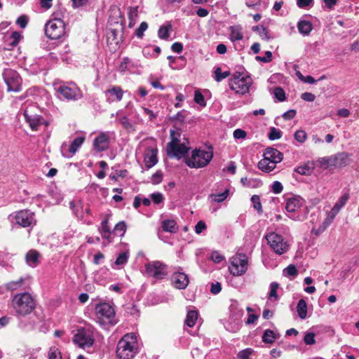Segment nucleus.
<instances>
[{"label": "nucleus", "instance_id": "nucleus-1", "mask_svg": "<svg viewBox=\"0 0 359 359\" xmlns=\"http://www.w3.org/2000/svg\"><path fill=\"white\" fill-rule=\"evenodd\" d=\"M95 316L97 323L103 328L108 329L118 322L114 305L109 302H100L95 305Z\"/></svg>", "mask_w": 359, "mask_h": 359}, {"label": "nucleus", "instance_id": "nucleus-2", "mask_svg": "<svg viewBox=\"0 0 359 359\" xmlns=\"http://www.w3.org/2000/svg\"><path fill=\"white\" fill-rule=\"evenodd\" d=\"M138 352L137 336L135 333L125 334L118 342L117 356L121 359H132Z\"/></svg>", "mask_w": 359, "mask_h": 359}, {"label": "nucleus", "instance_id": "nucleus-3", "mask_svg": "<svg viewBox=\"0 0 359 359\" xmlns=\"http://www.w3.org/2000/svg\"><path fill=\"white\" fill-rule=\"evenodd\" d=\"M12 306L18 316H25L33 311L36 302L29 292H25L17 294L13 297Z\"/></svg>", "mask_w": 359, "mask_h": 359}, {"label": "nucleus", "instance_id": "nucleus-4", "mask_svg": "<svg viewBox=\"0 0 359 359\" xmlns=\"http://www.w3.org/2000/svg\"><path fill=\"white\" fill-rule=\"evenodd\" d=\"M213 157L212 148L208 150L196 149L192 151L190 156L185 158V163L191 168H204L209 164Z\"/></svg>", "mask_w": 359, "mask_h": 359}, {"label": "nucleus", "instance_id": "nucleus-5", "mask_svg": "<svg viewBox=\"0 0 359 359\" xmlns=\"http://www.w3.org/2000/svg\"><path fill=\"white\" fill-rule=\"evenodd\" d=\"M263 156L264 158L258 162L257 167L265 172L273 170L277 163L283 160L282 153L273 147L265 149Z\"/></svg>", "mask_w": 359, "mask_h": 359}, {"label": "nucleus", "instance_id": "nucleus-6", "mask_svg": "<svg viewBox=\"0 0 359 359\" xmlns=\"http://www.w3.org/2000/svg\"><path fill=\"white\" fill-rule=\"evenodd\" d=\"M57 97L60 100H78L82 97V93L78 86L72 82L60 83L55 86Z\"/></svg>", "mask_w": 359, "mask_h": 359}, {"label": "nucleus", "instance_id": "nucleus-7", "mask_svg": "<svg viewBox=\"0 0 359 359\" xmlns=\"http://www.w3.org/2000/svg\"><path fill=\"white\" fill-rule=\"evenodd\" d=\"M248 267V257L245 254L239 253L231 258L229 269L233 276L243 275L247 271Z\"/></svg>", "mask_w": 359, "mask_h": 359}, {"label": "nucleus", "instance_id": "nucleus-8", "mask_svg": "<svg viewBox=\"0 0 359 359\" xmlns=\"http://www.w3.org/2000/svg\"><path fill=\"white\" fill-rule=\"evenodd\" d=\"M46 35L51 39H59L65 35L64 22L59 18L49 20L45 27Z\"/></svg>", "mask_w": 359, "mask_h": 359}, {"label": "nucleus", "instance_id": "nucleus-9", "mask_svg": "<svg viewBox=\"0 0 359 359\" xmlns=\"http://www.w3.org/2000/svg\"><path fill=\"white\" fill-rule=\"evenodd\" d=\"M3 77L7 85L8 91L19 92L21 90L22 79L16 71L6 69L4 71Z\"/></svg>", "mask_w": 359, "mask_h": 359}, {"label": "nucleus", "instance_id": "nucleus-10", "mask_svg": "<svg viewBox=\"0 0 359 359\" xmlns=\"http://www.w3.org/2000/svg\"><path fill=\"white\" fill-rule=\"evenodd\" d=\"M271 248L278 255H282L288 250V245L284 242L282 236L275 232H270L265 236Z\"/></svg>", "mask_w": 359, "mask_h": 359}, {"label": "nucleus", "instance_id": "nucleus-11", "mask_svg": "<svg viewBox=\"0 0 359 359\" xmlns=\"http://www.w3.org/2000/svg\"><path fill=\"white\" fill-rule=\"evenodd\" d=\"M188 150L189 147L184 143H180V140L174 137L173 134H172V141L167 145L168 155L180 159L185 156Z\"/></svg>", "mask_w": 359, "mask_h": 359}, {"label": "nucleus", "instance_id": "nucleus-12", "mask_svg": "<svg viewBox=\"0 0 359 359\" xmlns=\"http://www.w3.org/2000/svg\"><path fill=\"white\" fill-rule=\"evenodd\" d=\"M14 219L17 224L24 228L33 227L36 222L34 213L29 210H22L15 212Z\"/></svg>", "mask_w": 359, "mask_h": 359}, {"label": "nucleus", "instance_id": "nucleus-13", "mask_svg": "<svg viewBox=\"0 0 359 359\" xmlns=\"http://www.w3.org/2000/svg\"><path fill=\"white\" fill-rule=\"evenodd\" d=\"M74 341L83 349L90 348L94 344L93 332L88 329H80L74 335Z\"/></svg>", "mask_w": 359, "mask_h": 359}, {"label": "nucleus", "instance_id": "nucleus-14", "mask_svg": "<svg viewBox=\"0 0 359 359\" xmlns=\"http://www.w3.org/2000/svg\"><path fill=\"white\" fill-rule=\"evenodd\" d=\"M166 266L159 261L149 262L145 264L146 273L156 279H161L166 275Z\"/></svg>", "mask_w": 359, "mask_h": 359}, {"label": "nucleus", "instance_id": "nucleus-15", "mask_svg": "<svg viewBox=\"0 0 359 359\" xmlns=\"http://www.w3.org/2000/svg\"><path fill=\"white\" fill-rule=\"evenodd\" d=\"M252 79L249 76L236 77L229 82L230 88L236 93L245 94L249 90Z\"/></svg>", "mask_w": 359, "mask_h": 359}, {"label": "nucleus", "instance_id": "nucleus-16", "mask_svg": "<svg viewBox=\"0 0 359 359\" xmlns=\"http://www.w3.org/2000/svg\"><path fill=\"white\" fill-rule=\"evenodd\" d=\"M348 198H349L348 194H344L339 198L338 201L335 203L334 207L332 208V210L329 212L327 217L325 219V222H323L324 226L322 229V231H324L332 222L334 218L336 217V215L338 214V212L340 211V210L346 205Z\"/></svg>", "mask_w": 359, "mask_h": 359}, {"label": "nucleus", "instance_id": "nucleus-17", "mask_svg": "<svg viewBox=\"0 0 359 359\" xmlns=\"http://www.w3.org/2000/svg\"><path fill=\"white\" fill-rule=\"evenodd\" d=\"M23 115L32 130H38L41 126L48 125L47 121L41 115L32 114L28 110H25Z\"/></svg>", "mask_w": 359, "mask_h": 359}, {"label": "nucleus", "instance_id": "nucleus-18", "mask_svg": "<svg viewBox=\"0 0 359 359\" xmlns=\"http://www.w3.org/2000/svg\"><path fill=\"white\" fill-rule=\"evenodd\" d=\"M304 202L299 196H293V220L302 221L306 217L307 211Z\"/></svg>", "mask_w": 359, "mask_h": 359}, {"label": "nucleus", "instance_id": "nucleus-19", "mask_svg": "<svg viewBox=\"0 0 359 359\" xmlns=\"http://www.w3.org/2000/svg\"><path fill=\"white\" fill-rule=\"evenodd\" d=\"M83 142L84 137H77L72 142L70 145L65 143L62 144L61 147L62 155L65 158L72 157L76 154L79 148L81 147Z\"/></svg>", "mask_w": 359, "mask_h": 359}, {"label": "nucleus", "instance_id": "nucleus-20", "mask_svg": "<svg viewBox=\"0 0 359 359\" xmlns=\"http://www.w3.org/2000/svg\"><path fill=\"white\" fill-rule=\"evenodd\" d=\"M109 145V133L102 132L93 140V147L97 151H103L108 149Z\"/></svg>", "mask_w": 359, "mask_h": 359}, {"label": "nucleus", "instance_id": "nucleus-21", "mask_svg": "<svg viewBox=\"0 0 359 359\" xmlns=\"http://www.w3.org/2000/svg\"><path fill=\"white\" fill-rule=\"evenodd\" d=\"M123 90L118 86H114L104 91L106 100L109 103L120 102L123 96Z\"/></svg>", "mask_w": 359, "mask_h": 359}, {"label": "nucleus", "instance_id": "nucleus-22", "mask_svg": "<svg viewBox=\"0 0 359 359\" xmlns=\"http://www.w3.org/2000/svg\"><path fill=\"white\" fill-rule=\"evenodd\" d=\"M172 283L175 287L182 290L185 289L189 284V278L183 272H175L171 277Z\"/></svg>", "mask_w": 359, "mask_h": 359}, {"label": "nucleus", "instance_id": "nucleus-23", "mask_svg": "<svg viewBox=\"0 0 359 359\" xmlns=\"http://www.w3.org/2000/svg\"><path fill=\"white\" fill-rule=\"evenodd\" d=\"M30 284V278L28 276L20 277L17 280L11 281L7 283L6 288L11 291L24 290L28 287Z\"/></svg>", "mask_w": 359, "mask_h": 359}, {"label": "nucleus", "instance_id": "nucleus-24", "mask_svg": "<svg viewBox=\"0 0 359 359\" xmlns=\"http://www.w3.org/2000/svg\"><path fill=\"white\" fill-rule=\"evenodd\" d=\"M157 151V149L154 147L147 149L144 154V163L147 168L153 167L158 162Z\"/></svg>", "mask_w": 359, "mask_h": 359}, {"label": "nucleus", "instance_id": "nucleus-25", "mask_svg": "<svg viewBox=\"0 0 359 359\" xmlns=\"http://www.w3.org/2000/svg\"><path fill=\"white\" fill-rule=\"evenodd\" d=\"M26 262L32 267L36 266L40 262V253L35 250H30L26 254Z\"/></svg>", "mask_w": 359, "mask_h": 359}, {"label": "nucleus", "instance_id": "nucleus-26", "mask_svg": "<svg viewBox=\"0 0 359 359\" xmlns=\"http://www.w3.org/2000/svg\"><path fill=\"white\" fill-rule=\"evenodd\" d=\"M229 39L232 42L241 41L243 38V29L241 25H233L229 27Z\"/></svg>", "mask_w": 359, "mask_h": 359}, {"label": "nucleus", "instance_id": "nucleus-27", "mask_svg": "<svg viewBox=\"0 0 359 359\" xmlns=\"http://www.w3.org/2000/svg\"><path fill=\"white\" fill-rule=\"evenodd\" d=\"M137 66V62H135L128 57H124L122 59L118 69L120 72L123 73L126 71H130L133 68L136 67Z\"/></svg>", "mask_w": 359, "mask_h": 359}, {"label": "nucleus", "instance_id": "nucleus-28", "mask_svg": "<svg viewBox=\"0 0 359 359\" xmlns=\"http://www.w3.org/2000/svg\"><path fill=\"white\" fill-rule=\"evenodd\" d=\"M279 284L277 282H272L269 285V291L267 295V304L275 302L278 300V290Z\"/></svg>", "mask_w": 359, "mask_h": 359}, {"label": "nucleus", "instance_id": "nucleus-29", "mask_svg": "<svg viewBox=\"0 0 359 359\" xmlns=\"http://www.w3.org/2000/svg\"><path fill=\"white\" fill-rule=\"evenodd\" d=\"M161 227L163 231L170 233H176L178 230V226L175 220L172 219H165L162 221Z\"/></svg>", "mask_w": 359, "mask_h": 359}, {"label": "nucleus", "instance_id": "nucleus-30", "mask_svg": "<svg viewBox=\"0 0 359 359\" xmlns=\"http://www.w3.org/2000/svg\"><path fill=\"white\" fill-rule=\"evenodd\" d=\"M279 337V334L274 330H266L262 335V341L266 344H272Z\"/></svg>", "mask_w": 359, "mask_h": 359}, {"label": "nucleus", "instance_id": "nucleus-31", "mask_svg": "<svg viewBox=\"0 0 359 359\" xmlns=\"http://www.w3.org/2000/svg\"><path fill=\"white\" fill-rule=\"evenodd\" d=\"M334 167L346 165L349 162L348 156L345 153H340L334 156Z\"/></svg>", "mask_w": 359, "mask_h": 359}, {"label": "nucleus", "instance_id": "nucleus-32", "mask_svg": "<svg viewBox=\"0 0 359 359\" xmlns=\"http://www.w3.org/2000/svg\"><path fill=\"white\" fill-rule=\"evenodd\" d=\"M100 233L102 235V237L109 241H111V231L110 230V227L109 226L108 220L104 219L101 223V226L99 229Z\"/></svg>", "mask_w": 359, "mask_h": 359}, {"label": "nucleus", "instance_id": "nucleus-33", "mask_svg": "<svg viewBox=\"0 0 359 359\" xmlns=\"http://www.w3.org/2000/svg\"><path fill=\"white\" fill-rule=\"evenodd\" d=\"M128 16L129 20L128 27L131 28L135 25L138 18V6L129 7Z\"/></svg>", "mask_w": 359, "mask_h": 359}, {"label": "nucleus", "instance_id": "nucleus-34", "mask_svg": "<svg viewBox=\"0 0 359 359\" xmlns=\"http://www.w3.org/2000/svg\"><path fill=\"white\" fill-rule=\"evenodd\" d=\"M21 38V35L18 32H14L11 34L10 37V41L6 44L4 49L11 50L13 47H15L18 45Z\"/></svg>", "mask_w": 359, "mask_h": 359}, {"label": "nucleus", "instance_id": "nucleus-35", "mask_svg": "<svg viewBox=\"0 0 359 359\" xmlns=\"http://www.w3.org/2000/svg\"><path fill=\"white\" fill-rule=\"evenodd\" d=\"M297 312L299 317L304 320L307 317V304L305 300L301 299L299 301L297 306Z\"/></svg>", "mask_w": 359, "mask_h": 359}, {"label": "nucleus", "instance_id": "nucleus-36", "mask_svg": "<svg viewBox=\"0 0 359 359\" xmlns=\"http://www.w3.org/2000/svg\"><path fill=\"white\" fill-rule=\"evenodd\" d=\"M299 32L304 35L309 34L312 30V25L307 20L300 21L297 25Z\"/></svg>", "mask_w": 359, "mask_h": 359}, {"label": "nucleus", "instance_id": "nucleus-37", "mask_svg": "<svg viewBox=\"0 0 359 359\" xmlns=\"http://www.w3.org/2000/svg\"><path fill=\"white\" fill-rule=\"evenodd\" d=\"M313 164L312 163L308 162L301 166H299L296 171L300 175H309L313 170Z\"/></svg>", "mask_w": 359, "mask_h": 359}, {"label": "nucleus", "instance_id": "nucleus-38", "mask_svg": "<svg viewBox=\"0 0 359 359\" xmlns=\"http://www.w3.org/2000/svg\"><path fill=\"white\" fill-rule=\"evenodd\" d=\"M254 32H257L259 36L264 40L269 41L272 37L269 35L268 30L263 25H257L252 27Z\"/></svg>", "mask_w": 359, "mask_h": 359}, {"label": "nucleus", "instance_id": "nucleus-39", "mask_svg": "<svg viewBox=\"0 0 359 359\" xmlns=\"http://www.w3.org/2000/svg\"><path fill=\"white\" fill-rule=\"evenodd\" d=\"M198 319V312L196 311H189L187 314V318L185 320V324L191 327H193L196 320Z\"/></svg>", "mask_w": 359, "mask_h": 359}, {"label": "nucleus", "instance_id": "nucleus-40", "mask_svg": "<svg viewBox=\"0 0 359 359\" xmlns=\"http://www.w3.org/2000/svg\"><path fill=\"white\" fill-rule=\"evenodd\" d=\"M318 162L320 167L324 169L334 166V156L322 158L319 159Z\"/></svg>", "mask_w": 359, "mask_h": 359}, {"label": "nucleus", "instance_id": "nucleus-41", "mask_svg": "<svg viewBox=\"0 0 359 359\" xmlns=\"http://www.w3.org/2000/svg\"><path fill=\"white\" fill-rule=\"evenodd\" d=\"M228 196L229 190L226 189L222 193L210 194V198L215 202L221 203L223 202L228 197Z\"/></svg>", "mask_w": 359, "mask_h": 359}, {"label": "nucleus", "instance_id": "nucleus-42", "mask_svg": "<svg viewBox=\"0 0 359 359\" xmlns=\"http://www.w3.org/2000/svg\"><path fill=\"white\" fill-rule=\"evenodd\" d=\"M247 311H248V318L245 321V324L246 325H251V324H254L258 319L259 318V315L258 314H256V313H254L253 311V309H252L251 307L250 306H248L247 309H246Z\"/></svg>", "mask_w": 359, "mask_h": 359}, {"label": "nucleus", "instance_id": "nucleus-43", "mask_svg": "<svg viewBox=\"0 0 359 359\" xmlns=\"http://www.w3.org/2000/svg\"><path fill=\"white\" fill-rule=\"evenodd\" d=\"M171 29V25H168L167 26L163 25L160 27L158 32V36L161 39H167L170 36V30Z\"/></svg>", "mask_w": 359, "mask_h": 359}, {"label": "nucleus", "instance_id": "nucleus-44", "mask_svg": "<svg viewBox=\"0 0 359 359\" xmlns=\"http://www.w3.org/2000/svg\"><path fill=\"white\" fill-rule=\"evenodd\" d=\"M126 231V223L124 222H120L116 224L112 233L116 236H122L124 235Z\"/></svg>", "mask_w": 359, "mask_h": 359}, {"label": "nucleus", "instance_id": "nucleus-45", "mask_svg": "<svg viewBox=\"0 0 359 359\" xmlns=\"http://www.w3.org/2000/svg\"><path fill=\"white\" fill-rule=\"evenodd\" d=\"M48 359H62L60 351L56 346H51L48 353Z\"/></svg>", "mask_w": 359, "mask_h": 359}, {"label": "nucleus", "instance_id": "nucleus-46", "mask_svg": "<svg viewBox=\"0 0 359 359\" xmlns=\"http://www.w3.org/2000/svg\"><path fill=\"white\" fill-rule=\"evenodd\" d=\"M128 171L126 170H116L109 175L111 180L117 181L118 178H124L127 176Z\"/></svg>", "mask_w": 359, "mask_h": 359}, {"label": "nucleus", "instance_id": "nucleus-47", "mask_svg": "<svg viewBox=\"0 0 359 359\" xmlns=\"http://www.w3.org/2000/svg\"><path fill=\"white\" fill-rule=\"evenodd\" d=\"M251 202L255 209H256L259 214L262 213V206L260 202V198L257 195H253L251 197Z\"/></svg>", "mask_w": 359, "mask_h": 359}, {"label": "nucleus", "instance_id": "nucleus-48", "mask_svg": "<svg viewBox=\"0 0 359 359\" xmlns=\"http://www.w3.org/2000/svg\"><path fill=\"white\" fill-rule=\"evenodd\" d=\"M296 75L299 78V80L303 81L304 83H309V84H314L316 83V80L312 77L311 76H304L302 75V74L299 71H296Z\"/></svg>", "mask_w": 359, "mask_h": 359}, {"label": "nucleus", "instance_id": "nucleus-49", "mask_svg": "<svg viewBox=\"0 0 359 359\" xmlns=\"http://www.w3.org/2000/svg\"><path fill=\"white\" fill-rule=\"evenodd\" d=\"M194 102L201 107L206 106V102L205 100V97H204L203 95L198 90L195 91Z\"/></svg>", "mask_w": 359, "mask_h": 359}, {"label": "nucleus", "instance_id": "nucleus-50", "mask_svg": "<svg viewBox=\"0 0 359 359\" xmlns=\"http://www.w3.org/2000/svg\"><path fill=\"white\" fill-rule=\"evenodd\" d=\"M148 24L146 22H142L140 26L135 29V34L137 38H142L144 32L147 29Z\"/></svg>", "mask_w": 359, "mask_h": 359}, {"label": "nucleus", "instance_id": "nucleus-51", "mask_svg": "<svg viewBox=\"0 0 359 359\" xmlns=\"http://www.w3.org/2000/svg\"><path fill=\"white\" fill-rule=\"evenodd\" d=\"M128 253L126 252H123L121 253H120L118 256V257L116 258V260L115 262V264L116 265H123L125 264L127 261H128Z\"/></svg>", "mask_w": 359, "mask_h": 359}, {"label": "nucleus", "instance_id": "nucleus-52", "mask_svg": "<svg viewBox=\"0 0 359 359\" xmlns=\"http://www.w3.org/2000/svg\"><path fill=\"white\" fill-rule=\"evenodd\" d=\"M268 137L271 140H278L281 137V132L276 128H271Z\"/></svg>", "mask_w": 359, "mask_h": 359}, {"label": "nucleus", "instance_id": "nucleus-53", "mask_svg": "<svg viewBox=\"0 0 359 359\" xmlns=\"http://www.w3.org/2000/svg\"><path fill=\"white\" fill-rule=\"evenodd\" d=\"M215 73V79L217 81H222V79L228 77L230 74V73L227 71L222 72L221 69L219 67L216 69Z\"/></svg>", "mask_w": 359, "mask_h": 359}, {"label": "nucleus", "instance_id": "nucleus-54", "mask_svg": "<svg viewBox=\"0 0 359 359\" xmlns=\"http://www.w3.org/2000/svg\"><path fill=\"white\" fill-rule=\"evenodd\" d=\"M151 199L155 204H160L163 201V196L161 193L156 192L151 194Z\"/></svg>", "mask_w": 359, "mask_h": 359}, {"label": "nucleus", "instance_id": "nucleus-55", "mask_svg": "<svg viewBox=\"0 0 359 359\" xmlns=\"http://www.w3.org/2000/svg\"><path fill=\"white\" fill-rule=\"evenodd\" d=\"M252 353V350L251 348H246L239 351L237 356L239 359H249Z\"/></svg>", "mask_w": 359, "mask_h": 359}, {"label": "nucleus", "instance_id": "nucleus-56", "mask_svg": "<svg viewBox=\"0 0 359 359\" xmlns=\"http://www.w3.org/2000/svg\"><path fill=\"white\" fill-rule=\"evenodd\" d=\"M274 95L279 101H283L285 98V91L280 87L274 89Z\"/></svg>", "mask_w": 359, "mask_h": 359}, {"label": "nucleus", "instance_id": "nucleus-57", "mask_svg": "<svg viewBox=\"0 0 359 359\" xmlns=\"http://www.w3.org/2000/svg\"><path fill=\"white\" fill-rule=\"evenodd\" d=\"M272 53L271 51H266L264 56H257L256 60L262 62H269L271 60Z\"/></svg>", "mask_w": 359, "mask_h": 359}, {"label": "nucleus", "instance_id": "nucleus-58", "mask_svg": "<svg viewBox=\"0 0 359 359\" xmlns=\"http://www.w3.org/2000/svg\"><path fill=\"white\" fill-rule=\"evenodd\" d=\"M306 133L304 130H297L294 134L295 140L301 143L306 140Z\"/></svg>", "mask_w": 359, "mask_h": 359}, {"label": "nucleus", "instance_id": "nucleus-59", "mask_svg": "<svg viewBox=\"0 0 359 359\" xmlns=\"http://www.w3.org/2000/svg\"><path fill=\"white\" fill-rule=\"evenodd\" d=\"M304 341L307 345H312L316 343L315 334L313 332L307 333L304 338Z\"/></svg>", "mask_w": 359, "mask_h": 359}, {"label": "nucleus", "instance_id": "nucleus-60", "mask_svg": "<svg viewBox=\"0 0 359 359\" xmlns=\"http://www.w3.org/2000/svg\"><path fill=\"white\" fill-rule=\"evenodd\" d=\"M210 259L215 263H219L224 260V257L218 252L214 251L211 254Z\"/></svg>", "mask_w": 359, "mask_h": 359}, {"label": "nucleus", "instance_id": "nucleus-61", "mask_svg": "<svg viewBox=\"0 0 359 359\" xmlns=\"http://www.w3.org/2000/svg\"><path fill=\"white\" fill-rule=\"evenodd\" d=\"M27 22L28 18L26 15H21L16 20L17 25H19L21 28L26 27Z\"/></svg>", "mask_w": 359, "mask_h": 359}, {"label": "nucleus", "instance_id": "nucleus-62", "mask_svg": "<svg viewBox=\"0 0 359 359\" xmlns=\"http://www.w3.org/2000/svg\"><path fill=\"white\" fill-rule=\"evenodd\" d=\"M206 227L207 226L205 223L203 221L200 220L199 222H197V224L195 226V232L197 234H200L201 233L203 232V231H204L206 229Z\"/></svg>", "mask_w": 359, "mask_h": 359}, {"label": "nucleus", "instance_id": "nucleus-63", "mask_svg": "<svg viewBox=\"0 0 359 359\" xmlns=\"http://www.w3.org/2000/svg\"><path fill=\"white\" fill-rule=\"evenodd\" d=\"M271 189L274 194H280L283 190V185L278 181H275L271 185Z\"/></svg>", "mask_w": 359, "mask_h": 359}, {"label": "nucleus", "instance_id": "nucleus-64", "mask_svg": "<svg viewBox=\"0 0 359 359\" xmlns=\"http://www.w3.org/2000/svg\"><path fill=\"white\" fill-rule=\"evenodd\" d=\"M301 98L306 102H313L316 99V96L311 93L305 92L301 95Z\"/></svg>", "mask_w": 359, "mask_h": 359}]
</instances>
